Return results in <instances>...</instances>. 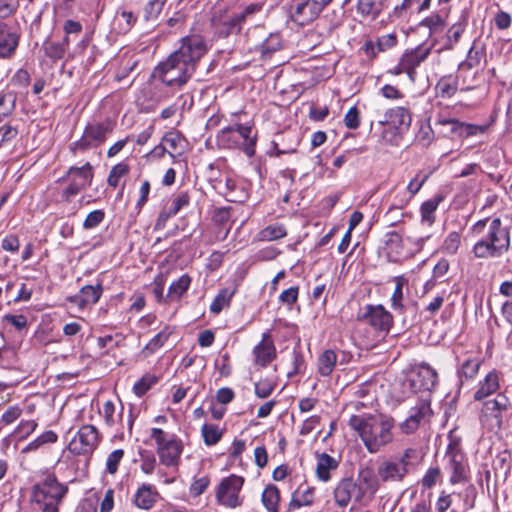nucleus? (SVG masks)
Instances as JSON below:
<instances>
[{
  "mask_svg": "<svg viewBox=\"0 0 512 512\" xmlns=\"http://www.w3.org/2000/svg\"><path fill=\"white\" fill-rule=\"evenodd\" d=\"M282 41L278 33L270 34L261 44L260 51L264 57L271 55L281 48Z\"/></svg>",
  "mask_w": 512,
  "mask_h": 512,
  "instance_id": "nucleus-44",
  "label": "nucleus"
},
{
  "mask_svg": "<svg viewBox=\"0 0 512 512\" xmlns=\"http://www.w3.org/2000/svg\"><path fill=\"white\" fill-rule=\"evenodd\" d=\"M114 125L111 120L103 122H92L85 127L82 137L73 144V150L85 151L103 144L107 136L113 131Z\"/></svg>",
  "mask_w": 512,
  "mask_h": 512,
  "instance_id": "nucleus-8",
  "label": "nucleus"
},
{
  "mask_svg": "<svg viewBox=\"0 0 512 512\" xmlns=\"http://www.w3.org/2000/svg\"><path fill=\"white\" fill-rule=\"evenodd\" d=\"M210 484V478L203 476L201 478H194L190 485L189 492L193 497H198L205 492Z\"/></svg>",
  "mask_w": 512,
  "mask_h": 512,
  "instance_id": "nucleus-57",
  "label": "nucleus"
},
{
  "mask_svg": "<svg viewBox=\"0 0 512 512\" xmlns=\"http://www.w3.org/2000/svg\"><path fill=\"white\" fill-rule=\"evenodd\" d=\"M344 124L349 129H356L360 125L359 110L356 106L351 107L344 116Z\"/></svg>",
  "mask_w": 512,
  "mask_h": 512,
  "instance_id": "nucleus-61",
  "label": "nucleus"
},
{
  "mask_svg": "<svg viewBox=\"0 0 512 512\" xmlns=\"http://www.w3.org/2000/svg\"><path fill=\"white\" fill-rule=\"evenodd\" d=\"M397 43L396 36L393 34H387L383 35L380 38H378L376 44L372 43L371 41L365 43V52L368 55L375 56L376 51L375 48H377L378 52L385 51L389 48H392Z\"/></svg>",
  "mask_w": 512,
  "mask_h": 512,
  "instance_id": "nucleus-35",
  "label": "nucleus"
},
{
  "mask_svg": "<svg viewBox=\"0 0 512 512\" xmlns=\"http://www.w3.org/2000/svg\"><path fill=\"white\" fill-rule=\"evenodd\" d=\"M320 13L321 11L311 0H306L296 5L292 12V20L304 26L314 21Z\"/></svg>",
  "mask_w": 512,
  "mask_h": 512,
  "instance_id": "nucleus-22",
  "label": "nucleus"
},
{
  "mask_svg": "<svg viewBox=\"0 0 512 512\" xmlns=\"http://www.w3.org/2000/svg\"><path fill=\"white\" fill-rule=\"evenodd\" d=\"M422 26L429 28L430 33L441 32L445 26L444 19L438 14H432L421 22Z\"/></svg>",
  "mask_w": 512,
  "mask_h": 512,
  "instance_id": "nucleus-55",
  "label": "nucleus"
},
{
  "mask_svg": "<svg viewBox=\"0 0 512 512\" xmlns=\"http://www.w3.org/2000/svg\"><path fill=\"white\" fill-rule=\"evenodd\" d=\"M436 90L443 98L453 96L457 91V83L451 79H441L437 85Z\"/></svg>",
  "mask_w": 512,
  "mask_h": 512,
  "instance_id": "nucleus-51",
  "label": "nucleus"
},
{
  "mask_svg": "<svg viewBox=\"0 0 512 512\" xmlns=\"http://www.w3.org/2000/svg\"><path fill=\"white\" fill-rule=\"evenodd\" d=\"M461 243V235L456 232H450L443 241L442 250L447 254H455Z\"/></svg>",
  "mask_w": 512,
  "mask_h": 512,
  "instance_id": "nucleus-49",
  "label": "nucleus"
},
{
  "mask_svg": "<svg viewBox=\"0 0 512 512\" xmlns=\"http://www.w3.org/2000/svg\"><path fill=\"white\" fill-rule=\"evenodd\" d=\"M19 36L7 24H0V56L9 58L18 46Z\"/></svg>",
  "mask_w": 512,
  "mask_h": 512,
  "instance_id": "nucleus-21",
  "label": "nucleus"
},
{
  "mask_svg": "<svg viewBox=\"0 0 512 512\" xmlns=\"http://www.w3.org/2000/svg\"><path fill=\"white\" fill-rule=\"evenodd\" d=\"M441 476L439 467H430L421 479L422 487L425 489L432 488L441 479Z\"/></svg>",
  "mask_w": 512,
  "mask_h": 512,
  "instance_id": "nucleus-52",
  "label": "nucleus"
},
{
  "mask_svg": "<svg viewBox=\"0 0 512 512\" xmlns=\"http://www.w3.org/2000/svg\"><path fill=\"white\" fill-rule=\"evenodd\" d=\"M437 380V372L425 363H422L413 369L408 378L410 387L414 392L422 390L430 391L437 384Z\"/></svg>",
  "mask_w": 512,
  "mask_h": 512,
  "instance_id": "nucleus-14",
  "label": "nucleus"
},
{
  "mask_svg": "<svg viewBox=\"0 0 512 512\" xmlns=\"http://www.w3.org/2000/svg\"><path fill=\"white\" fill-rule=\"evenodd\" d=\"M431 173H426L424 175H421L420 173L417 174L408 184L407 190L411 194V196L416 195L419 190L422 188L424 183L428 180Z\"/></svg>",
  "mask_w": 512,
  "mask_h": 512,
  "instance_id": "nucleus-60",
  "label": "nucleus"
},
{
  "mask_svg": "<svg viewBox=\"0 0 512 512\" xmlns=\"http://www.w3.org/2000/svg\"><path fill=\"white\" fill-rule=\"evenodd\" d=\"M499 389V376L498 373L493 370L490 371L484 380L479 382V387L474 394V399L480 401L491 394L495 393Z\"/></svg>",
  "mask_w": 512,
  "mask_h": 512,
  "instance_id": "nucleus-30",
  "label": "nucleus"
},
{
  "mask_svg": "<svg viewBox=\"0 0 512 512\" xmlns=\"http://www.w3.org/2000/svg\"><path fill=\"white\" fill-rule=\"evenodd\" d=\"M386 8L387 0H357V12L364 18L375 20Z\"/></svg>",
  "mask_w": 512,
  "mask_h": 512,
  "instance_id": "nucleus-28",
  "label": "nucleus"
},
{
  "mask_svg": "<svg viewBox=\"0 0 512 512\" xmlns=\"http://www.w3.org/2000/svg\"><path fill=\"white\" fill-rule=\"evenodd\" d=\"M508 220L507 215L504 218L487 217L472 225L470 230L474 236L481 235L487 227L485 236L479 239L472 248L476 258H500L510 250L512 226Z\"/></svg>",
  "mask_w": 512,
  "mask_h": 512,
  "instance_id": "nucleus-1",
  "label": "nucleus"
},
{
  "mask_svg": "<svg viewBox=\"0 0 512 512\" xmlns=\"http://www.w3.org/2000/svg\"><path fill=\"white\" fill-rule=\"evenodd\" d=\"M262 503L268 512H279L280 491L275 485H267L262 492Z\"/></svg>",
  "mask_w": 512,
  "mask_h": 512,
  "instance_id": "nucleus-32",
  "label": "nucleus"
},
{
  "mask_svg": "<svg viewBox=\"0 0 512 512\" xmlns=\"http://www.w3.org/2000/svg\"><path fill=\"white\" fill-rule=\"evenodd\" d=\"M103 293V287L100 283L96 285H86L82 287L78 294L70 296L68 301L79 308L97 303Z\"/></svg>",
  "mask_w": 512,
  "mask_h": 512,
  "instance_id": "nucleus-19",
  "label": "nucleus"
},
{
  "mask_svg": "<svg viewBox=\"0 0 512 512\" xmlns=\"http://www.w3.org/2000/svg\"><path fill=\"white\" fill-rule=\"evenodd\" d=\"M337 363V355L333 350H325L318 358V372L321 376H329Z\"/></svg>",
  "mask_w": 512,
  "mask_h": 512,
  "instance_id": "nucleus-34",
  "label": "nucleus"
},
{
  "mask_svg": "<svg viewBox=\"0 0 512 512\" xmlns=\"http://www.w3.org/2000/svg\"><path fill=\"white\" fill-rule=\"evenodd\" d=\"M104 217L105 213L103 210H94L90 212L83 222V228L89 230L97 227L104 220Z\"/></svg>",
  "mask_w": 512,
  "mask_h": 512,
  "instance_id": "nucleus-58",
  "label": "nucleus"
},
{
  "mask_svg": "<svg viewBox=\"0 0 512 512\" xmlns=\"http://www.w3.org/2000/svg\"><path fill=\"white\" fill-rule=\"evenodd\" d=\"M456 124H461V122L457 119H446L439 118L435 122V126L440 127L439 133L444 137H462L463 133L461 129L456 127Z\"/></svg>",
  "mask_w": 512,
  "mask_h": 512,
  "instance_id": "nucleus-37",
  "label": "nucleus"
},
{
  "mask_svg": "<svg viewBox=\"0 0 512 512\" xmlns=\"http://www.w3.org/2000/svg\"><path fill=\"white\" fill-rule=\"evenodd\" d=\"M440 199H431L421 205L422 220L428 223L434 221V213L439 205Z\"/></svg>",
  "mask_w": 512,
  "mask_h": 512,
  "instance_id": "nucleus-54",
  "label": "nucleus"
},
{
  "mask_svg": "<svg viewBox=\"0 0 512 512\" xmlns=\"http://www.w3.org/2000/svg\"><path fill=\"white\" fill-rule=\"evenodd\" d=\"M16 105V94L8 92L0 95V121L11 115Z\"/></svg>",
  "mask_w": 512,
  "mask_h": 512,
  "instance_id": "nucleus-43",
  "label": "nucleus"
},
{
  "mask_svg": "<svg viewBox=\"0 0 512 512\" xmlns=\"http://www.w3.org/2000/svg\"><path fill=\"white\" fill-rule=\"evenodd\" d=\"M170 334L171 332H169L167 329L160 331L146 344V346L142 350V353L145 356H149L155 353L168 340Z\"/></svg>",
  "mask_w": 512,
  "mask_h": 512,
  "instance_id": "nucleus-41",
  "label": "nucleus"
},
{
  "mask_svg": "<svg viewBox=\"0 0 512 512\" xmlns=\"http://www.w3.org/2000/svg\"><path fill=\"white\" fill-rule=\"evenodd\" d=\"M37 427V422L34 420L21 421L17 426L15 433L20 434L21 439L28 437Z\"/></svg>",
  "mask_w": 512,
  "mask_h": 512,
  "instance_id": "nucleus-64",
  "label": "nucleus"
},
{
  "mask_svg": "<svg viewBox=\"0 0 512 512\" xmlns=\"http://www.w3.org/2000/svg\"><path fill=\"white\" fill-rule=\"evenodd\" d=\"M1 248L4 251L16 253L18 252L20 248V241L18 236L14 234H9L6 237H4L1 241Z\"/></svg>",
  "mask_w": 512,
  "mask_h": 512,
  "instance_id": "nucleus-62",
  "label": "nucleus"
},
{
  "mask_svg": "<svg viewBox=\"0 0 512 512\" xmlns=\"http://www.w3.org/2000/svg\"><path fill=\"white\" fill-rule=\"evenodd\" d=\"M244 482V477L235 474L224 477L215 491L217 503L231 509L240 507L244 501L240 495Z\"/></svg>",
  "mask_w": 512,
  "mask_h": 512,
  "instance_id": "nucleus-7",
  "label": "nucleus"
},
{
  "mask_svg": "<svg viewBox=\"0 0 512 512\" xmlns=\"http://www.w3.org/2000/svg\"><path fill=\"white\" fill-rule=\"evenodd\" d=\"M69 181L79 185L81 190L91 185L93 179V167L89 162L82 167L72 166L67 171Z\"/></svg>",
  "mask_w": 512,
  "mask_h": 512,
  "instance_id": "nucleus-25",
  "label": "nucleus"
},
{
  "mask_svg": "<svg viewBox=\"0 0 512 512\" xmlns=\"http://www.w3.org/2000/svg\"><path fill=\"white\" fill-rule=\"evenodd\" d=\"M231 138H239L240 144L248 157H252L255 154L257 136L256 134L252 135V127L237 124L221 131L219 139L228 148L233 146L229 143Z\"/></svg>",
  "mask_w": 512,
  "mask_h": 512,
  "instance_id": "nucleus-11",
  "label": "nucleus"
},
{
  "mask_svg": "<svg viewBox=\"0 0 512 512\" xmlns=\"http://www.w3.org/2000/svg\"><path fill=\"white\" fill-rule=\"evenodd\" d=\"M359 319L369 324L375 330L388 332L392 326V315L382 305H367Z\"/></svg>",
  "mask_w": 512,
  "mask_h": 512,
  "instance_id": "nucleus-15",
  "label": "nucleus"
},
{
  "mask_svg": "<svg viewBox=\"0 0 512 512\" xmlns=\"http://www.w3.org/2000/svg\"><path fill=\"white\" fill-rule=\"evenodd\" d=\"M68 486L58 481L54 474H48L33 485L31 503L40 512H59Z\"/></svg>",
  "mask_w": 512,
  "mask_h": 512,
  "instance_id": "nucleus-3",
  "label": "nucleus"
},
{
  "mask_svg": "<svg viewBox=\"0 0 512 512\" xmlns=\"http://www.w3.org/2000/svg\"><path fill=\"white\" fill-rule=\"evenodd\" d=\"M166 0H150L144 8L146 21L155 20L162 12Z\"/></svg>",
  "mask_w": 512,
  "mask_h": 512,
  "instance_id": "nucleus-47",
  "label": "nucleus"
},
{
  "mask_svg": "<svg viewBox=\"0 0 512 512\" xmlns=\"http://www.w3.org/2000/svg\"><path fill=\"white\" fill-rule=\"evenodd\" d=\"M509 400L504 394H498L494 399L487 400L483 404L481 421H491V426L500 428L502 425V414L509 408Z\"/></svg>",
  "mask_w": 512,
  "mask_h": 512,
  "instance_id": "nucleus-13",
  "label": "nucleus"
},
{
  "mask_svg": "<svg viewBox=\"0 0 512 512\" xmlns=\"http://www.w3.org/2000/svg\"><path fill=\"white\" fill-rule=\"evenodd\" d=\"M122 410L123 407H121L120 412L116 413L115 404L111 400L106 401L103 404V408L101 411V415L103 416L105 424L109 427H113L117 423L121 422Z\"/></svg>",
  "mask_w": 512,
  "mask_h": 512,
  "instance_id": "nucleus-39",
  "label": "nucleus"
},
{
  "mask_svg": "<svg viewBox=\"0 0 512 512\" xmlns=\"http://www.w3.org/2000/svg\"><path fill=\"white\" fill-rule=\"evenodd\" d=\"M467 26V18L462 16L461 19L454 23L447 31L446 35V48L452 49L456 43L459 42L461 35Z\"/></svg>",
  "mask_w": 512,
  "mask_h": 512,
  "instance_id": "nucleus-36",
  "label": "nucleus"
},
{
  "mask_svg": "<svg viewBox=\"0 0 512 512\" xmlns=\"http://www.w3.org/2000/svg\"><path fill=\"white\" fill-rule=\"evenodd\" d=\"M481 360L479 358H469L465 360L460 368L458 369V376L460 381L462 382V379H472L474 378L480 368Z\"/></svg>",
  "mask_w": 512,
  "mask_h": 512,
  "instance_id": "nucleus-40",
  "label": "nucleus"
},
{
  "mask_svg": "<svg viewBox=\"0 0 512 512\" xmlns=\"http://www.w3.org/2000/svg\"><path fill=\"white\" fill-rule=\"evenodd\" d=\"M70 44L68 36H64L61 40L46 39L42 44V49L46 57L52 62H57L64 58Z\"/></svg>",
  "mask_w": 512,
  "mask_h": 512,
  "instance_id": "nucleus-24",
  "label": "nucleus"
},
{
  "mask_svg": "<svg viewBox=\"0 0 512 512\" xmlns=\"http://www.w3.org/2000/svg\"><path fill=\"white\" fill-rule=\"evenodd\" d=\"M150 436L156 442L160 463L167 467L178 466L183 451L182 441L176 435L169 434L160 428H152Z\"/></svg>",
  "mask_w": 512,
  "mask_h": 512,
  "instance_id": "nucleus-6",
  "label": "nucleus"
},
{
  "mask_svg": "<svg viewBox=\"0 0 512 512\" xmlns=\"http://www.w3.org/2000/svg\"><path fill=\"white\" fill-rule=\"evenodd\" d=\"M431 413L430 405L426 402L419 403L412 409L409 417L403 421L399 428L404 434H411L415 432L420 423Z\"/></svg>",
  "mask_w": 512,
  "mask_h": 512,
  "instance_id": "nucleus-20",
  "label": "nucleus"
},
{
  "mask_svg": "<svg viewBox=\"0 0 512 512\" xmlns=\"http://www.w3.org/2000/svg\"><path fill=\"white\" fill-rule=\"evenodd\" d=\"M224 429L216 424L204 423L201 427V435L206 446L216 445L223 437Z\"/></svg>",
  "mask_w": 512,
  "mask_h": 512,
  "instance_id": "nucleus-33",
  "label": "nucleus"
},
{
  "mask_svg": "<svg viewBox=\"0 0 512 512\" xmlns=\"http://www.w3.org/2000/svg\"><path fill=\"white\" fill-rule=\"evenodd\" d=\"M190 202V196L187 192L179 193L171 202V206L168 208L170 214L176 215L183 207L187 206Z\"/></svg>",
  "mask_w": 512,
  "mask_h": 512,
  "instance_id": "nucleus-59",
  "label": "nucleus"
},
{
  "mask_svg": "<svg viewBox=\"0 0 512 512\" xmlns=\"http://www.w3.org/2000/svg\"><path fill=\"white\" fill-rule=\"evenodd\" d=\"M194 72L192 64L185 62L173 52L155 67L153 77L167 86L182 87Z\"/></svg>",
  "mask_w": 512,
  "mask_h": 512,
  "instance_id": "nucleus-5",
  "label": "nucleus"
},
{
  "mask_svg": "<svg viewBox=\"0 0 512 512\" xmlns=\"http://www.w3.org/2000/svg\"><path fill=\"white\" fill-rule=\"evenodd\" d=\"M254 364L266 367L277 356L276 347L268 332L262 335V340L253 349Z\"/></svg>",
  "mask_w": 512,
  "mask_h": 512,
  "instance_id": "nucleus-17",
  "label": "nucleus"
},
{
  "mask_svg": "<svg viewBox=\"0 0 512 512\" xmlns=\"http://www.w3.org/2000/svg\"><path fill=\"white\" fill-rule=\"evenodd\" d=\"M159 493L151 484H142L134 498L135 505L140 509L149 510L156 503Z\"/></svg>",
  "mask_w": 512,
  "mask_h": 512,
  "instance_id": "nucleus-27",
  "label": "nucleus"
},
{
  "mask_svg": "<svg viewBox=\"0 0 512 512\" xmlns=\"http://www.w3.org/2000/svg\"><path fill=\"white\" fill-rule=\"evenodd\" d=\"M381 125H391L395 128H408L411 124V113L405 107H395L385 112Z\"/></svg>",
  "mask_w": 512,
  "mask_h": 512,
  "instance_id": "nucleus-23",
  "label": "nucleus"
},
{
  "mask_svg": "<svg viewBox=\"0 0 512 512\" xmlns=\"http://www.w3.org/2000/svg\"><path fill=\"white\" fill-rule=\"evenodd\" d=\"M363 482L367 484L366 488L359 485L351 477H345L339 480L332 492L335 505L340 509H344L348 507L352 501L356 503L362 502L367 491H370L371 494L376 492L377 485L372 473L368 472L364 475Z\"/></svg>",
  "mask_w": 512,
  "mask_h": 512,
  "instance_id": "nucleus-4",
  "label": "nucleus"
},
{
  "mask_svg": "<svg viewBox=\"0 0 512 512\" xmlns=\"http://www.w3.org/2000/svg\"><path fill=\"white\" fill-rule=\"evenodd\" d=\"M69 181L79 185L81 190L91 185L93 179V167L89 162L82 167L72 166L67 171Z\"/></svg>",
  "mask_w": 512,
  "mask_h": 512,
  "instance_id": "nucleus-26",
  "label": "nucleus"
},
{
  "mask_svg": "<svg viewBox=\"0 0 512 512\" xmlns=\"http://www.w3.org/2000/svg\"><path fill=\"white\" fill-rule=\"evenodd\" d=\"M405 279L403 277L395 278V289L391 297V306L394 310H402L403 305V286L405 284Z\"/></svg>",
  "mask_w": 512,
  "mask_h": 512,
  "instance_id": "nucleus-45",
  "label": "nucleus"
},
{
  "mask_svg": "<svg viewBox=\"0 0 512 512\" xmlns=\"http://www.w3.org/2000/svg\"><path fill=\"white\" fill-rule=\"evenodd\" d=\"M129 172V166L126 163H118L117 165L113 166L109 176H108V184L112 187H117L119 185V181L121 177L127 175Z\"/></svg>",
  "mask_w": 512,
  "mask_h": 512,
  "instance_id": "nucleus-48",
  "label": "nucleus"
},
{
  "mask_svg": "<svg viewBox=\"0 0 512 512\" xmlns=\"http://www.w3.org/2000/svg\"><path fill=\"white\" fill-rule=\"evenodd\" d=\"M158 381V378L151 374L144 375L133 386V392L138 396H143L153 385Z\"/></svg>",
  "mask_w": 512,
  "mask_h": 512,
  "instance_id": "nucleus-46",
  "label": "nucleus"
},
{
  "mask_svg": "<svg viewBox=\"0 0 512 512\" xmlns=\"http://www.w3.org/2000/svg\"><path fill=\"white\" fill-rule=\"evenodd\" d=\"M295 492L298 494V496L301 497L300 501L302 503H304L305 506H310L313 504L314 492H315L314 487H310V486L302 487L301 486Z\"/></svg>",
  "mask_w": 512,
  "mask_h": 512,
  "instance_id": "nucleus-63",
  "label": "nucleus"
},
{
  "mask_svg": "<svg viewBox=\"0 0 512 512\" xmlns=\"http://www.w3.org/2000/svg\"><path fill=\"white\" fill-rule=\"evenodd\" d=\"M124 456L122 449H116L111 452L106 460V470L110 474H115L118 470V465Z\"/></svg>",
  "mask_w": 512,
  "mask_h": 512,
  "instance_id": "nucleus-56",
  "label": "nucleus"
},
{
  "mask_svg": "<svg viewBox=\"0 0 512 512\" xmlns=\"http://www.w3.org/2000/svg\"><path fill=\"white\" fill-rule=\"evenodd\" d=\"M287 235L285 227L281 224L269 225L262 229L257 237L260 241H274Z\"/></svg>",
  "mask_w": 512,
  "mask_h": 512,
  "instance_id": "nucleus-38",
  "label": "nucleus"
},
{
  "mask_svg": "<svg viewBox=\"0 0 512 512\" xmlns=\"http://www.w3.org/2000/svg\"><path fill=\"white\" fill-rule=\"evenodd\" d=\"M430 53V48L418 46L415 49L406 51L400 58L401 68L412 82H415L417 78V67L427 59Z\"/></svg>",
  "mask_w": 512,
  "mask_h": 512,
  "instance_id": "nucleus-16",
  "label": "nucleus"
},
{
  "mask_svg": "<svg viewBox=\"0 0 512 512\" xmlns=\"http://www.w3.org/2000/svg\"><path fill=\"white\" fill-rule=\"evenodd\" d=\"M446 455L449 459V469L451 471L450 483L454 485L467 482L469 480V468L465 456L458 446L450 444Z\"/></svg>",
  "mask_w": 512,
  "mask_h": 512,
  "instance_id": "nucleus-12",
  "label": "nucleus"
},
{
  "mask_svg": "<svg viewBox=\"0 0 512 512\" xmlns=\"http://www.w3.org/2000/svg\"><path fill=\"white\" fill-rule=\"evenodd\" d=\"M275 389V383L269 379H263L254 384L255 395L260 399L268 398Z\"/></svg>",
  "mask_w": 512,
  "mask_h": 512,
  "instance_id": "nucleus-50",
  "label": "nucleus"
},
{
  "mask_svg": "<svg viewBox=\"0 0 512 512\" xmlns=\"http://www.w3.org/2000/svg\"><path fill=\"white\" fill-rule=\"evenodd\" d=\"M100 440L98 429L94 425L86 424L72 438L68 449L75 455H90L98 447Z\"/></svg>",
  "mask_w": 512,
  "mask_h": 512,
  "instance_id": "nucleus-9",
  "label": "nucleus"
},
{
  "mask_svg": "<svg viewBox=\"0 0 512 512\" xmlns=\"http://www.w3.org/2000/svg\"><path fill=\"white\" fill-rule=\"evenodd\" d=\"M407 473L408 469L403 465L391 461L384 462L378 469V474L384 482L402 481Z\"/></svg>",
  "mask_w": 512,
  "mask_h": 512,
  "instance_id": "nucleus-29",
  "label": "nucleus"
},
{
  "mask_svg": "<svg viewBox=\"0 0 512 512\" xmlns=\"http://www.w3.org/2000/svg\"><path fill=\"white\" fill-rule=\"evenodd\" d=\"M191 281L192 279L188 274H183L179 279L173 281L168 288L166 299L170 302L179 301L189 289Z\"/></svg>",
  "mask_w": 512,
  "mask_h": 512,
  "instance_id": "nucleus-31",
  "label": "nucleus"
},
{
  "mask_svg": "<svg viewBox=\"0 0 512 512\" xmlns=\"http://www.w3.org/2000/svg\"><path fill=\"white\" fill-rule=\"evenodd\" d=\"M234 292L228 289H222L214 298L210 305V311L213 314H219L226 306L229 305Z\"/></svg>",
  "mask_w": 512,
  "mask_h": 512,
  "instance_id": "nucleus-42",
  "label": "nucleus"
},
{
  "mask_svg": "<svg viewBox=\"0 0 512 512\" xmlns=\"http://www.w3.org/2000/svg\"><path fill=\"white\" fill-rule=\"evenodd\" d=\"M207 50L208 47L205 39L201 35L192 34L180 40V46L174 53L185 60V62L192 64V67L196 70L197 63Z\"/></svg>",
  "mask_w": 512,
  "mask_h": 512,
  "instance_id": "nucleus-10",
  "label": "nucleus"
},
{
  "mask_svg": "<svg viewBox=\"0 0 512 512\" xmlns=\"http://www.w3.org/2000/svg\"><path fill=\"white\" fill-rule=\"evenodd\" d=\"M349 425L358 432L370 453L379 452L394 440L395 420L391 416L384 414L365 417L353 415L349 420Z\"/></svg>",
  "mask_w": 512,
  "mask_h": 512,
  "instance_id": "nucleus-2",
  "label": "nucleus"
},
{
  "mask_svg": "<svg viewBox=\"0 0 512 512\" xmlns=\"http://www.w3.org/2000/svg\"><path fill=\"white\" fill-rule=\"evenodd\" d=\"M385 245L387 250L399 254L402 248V238L396 231H390L385 234Z\"/></svg>",
  "mask_w": 512,
  "mask_h": 512,
  "instance_id": "nucleus-53",
  "label": "nucleus"
},
{
  "mask_svg": "<svg viewBox=\"0 0 512 512\" xmlns=\"http://www.w3.org/2000/svg\"><path fill=\"white\" fill-rule=\"evenodd\" d=\"M317 460L315 475L321 482H329L332 479V473L335 472L340 464L339 459L327 453H315Z\"/></svg>",
  "mask_w": 512,
  "mask_h": 512,
  "instance_id": "nucleus-18",
  "label": "nucleus"
}]
</instances>
